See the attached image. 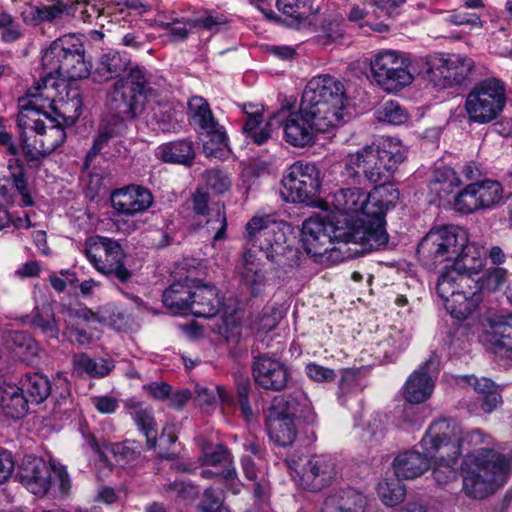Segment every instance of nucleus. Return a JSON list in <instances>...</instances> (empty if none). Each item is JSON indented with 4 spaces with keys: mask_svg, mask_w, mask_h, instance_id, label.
<instances>
[{
    "mask_svg": "<svg viewBox=\"0 0 512 512\" xmlns=\"http://www.w3.org/2000/svg\"><path fill=\"white\" fill-rule=\"evenodd\" d=\"M42 67L44 75L37 82L36 86L30 87L25 96L19 98L20 113L17 118L18 126L21 130L30 129L36 132L40 137L36 140L43 152L51 154L66 139L64 127L59 123H54L55 119H50L52 124L46 126L40 118H34L35 115L47 113L43 111L44 101L50 98L48 93H44L49 88H57V78L63 80L85 79L91 73V65L85 60L84 45L75 34H66L54 40L42 55Z\"/></svg>",
    "mask_w": 512,
    "mask_h": 512,
    "instance_id": "1",
    "label": "nucleus"
},
{
    "mask_svg": "<svg viewBox=\"0 0 512 512\" xmlns=\"http://www.w3.org/2000/svg\"><path fill=\"white\" fill-rule=\"evenodd\" d=\"M487 438L479 429L464 433L456 419L440 418L429 426L421 445H430L431 452L442 449V455L450 460L467 451L461 464L463 491L469 498L483 499L503 485L510 470V462L503 454L490 448L476 449Z\"/></svg>",
    "mask_w": 512,
    "mask_h": 512,
    "instance_id": "2",
    "label": "nucleus"
},
{
    "mask_svg": "<svg viewBox=\"0 0 512 512\" xmlns=\"http://www.w3.org/2000/svg\"><path fill=\"white\" fill-rule=\"evenodd\" d=\"M406 159L405 151L392 142L382 145H365L355 153H350L343 161L340 172L342 182L347 185L371 186L379 182L372 190V199L381 201L388 211L399 200V190L386 181Z\"/></svg>",
    "mask_w": 512,
    "mask_h": 512,
    "instance_id": "3",
    "label": "nucleus"
},
{
    "mask_svg": "<svg viewBox=\"0 0 512 512\" xmlns=\"http://www.w3.org/2000/svg\"><path fill=\"white\" fill-rule=\"evenodd\" d=\"M296 420L303 424L305 444L315 442L318 417L306 393L297 390L275 396L265 415L269 439L281 447L291 446L298 435Z\"/></svg>",
    "mask_w": 512,
    "mask_h": 512,
    "instance_id": "4",
    "label": "nucleus"
},
{
    "mask_svg": "<svg viewBox=\"0 0 512 512\" xmlns=\"http://www.w3.org/2000/svg\"><path fill=\"white\" fill-rule=\"evenodd\" d=\"M372 199V191L365 193L362 208L356 218L343 217L346 228L336 229L338 237L352 236L355 249H338L343 257H358L374 250L386 248L389 235L386 231V210L381 201Z\"/></svg>",
    "mask_w": 512,
    "mask_h": 512,
    "instance_id": "5",
    "label": "nucleus"
},
{
    "mask_svg": "<svg viewBox=\"0 0 512 512\" xmlns=\"http://www.w3.org/2000/svg\"><path fill=\"white\" fill-rule=\"evenodd\" d=\"M152 92L148 70L134 65L113 83L107 95L106 108L110 117L120 122V126H126V121H132L142 114Z\"/></svg>",
    "mask_w": 512,
    "mask_h": 512,
    "instance_id": "6",
    "label": "nucleus"
},
{
    "mask_svg": "<svg viewBox=\"0 0 512 512\" xmlns=\"http://www.w3.org/2000/svg\"><path fill=\"white\" fill-rule=\"evenodd\" d=\"M347 102L344 84L330 75L313 77L305 86L300 104L306 115L318 118V125L334 128L343 120Z\"/></svg>",
    "mask_w": 512,
    "mask_h": 512,
    "instance_id": "7",
    "label": "nucleus"
},
{
    "mask_svg": "<svg viewBox=\"0 0 512 512\" xmlns=\"http://www.w3.org/2000/svg\"><path fill=\"white\" fill-rule=\"evenodd\" d=\"M346 221L333 220L324 221L319 217H310L302 224L301 243L305 252L315 258V260L323 262L331 260L333 263L343 262L354 257H343L338 249H355L352 246V236L338 237L336 229L346 228Z\"/></svg>",
    "mask_w": 512,
    "mask_h": 512,
    "instance_id": "8",
    "label": "nucleus"
},
{
    "mask_svg": "<svg viewBox=\"0 0 512 512\" xmlns=\"http://www.w3.org/2000/svg\"><path fill=\"white\" fill-rule=\"evenodd\" d=\"M245 229L247 241L264 252L266 258L278 266L286 264L283 259L287 253H297L287 244V231L290 225L278 220L275 215L254 216L247 222Z\"/></svg>",
    "mask_w": 512,
    "mask_h": 512,
    "instance_id": "9",
    "label": "nucleus"
},
{
    "mask_svg": "<svg viewBox=\"0 0 512 512\" xmlns=\"http://www.w3.org/2000/svg\"><path fill=\"white\" fill-rule=\"evenodd\" d=\"M16 477L28 491L37 496H44L56 487L61 494L66 495L71 488L65 466L31 455L22 459Z\"/></svg>",
    "mask_w": 512,
    "mask_h": 512,
    "instance_id": "10",
    "label": "nucleus"
},
{
    "mask_svg": "<svg viewBox=\"0 0 512 512\" xmlns=\"http://www.w3.org/2000/svg\"><path fill=\"white\" fill-rule=\"evenodd\" d=\"M84 253L92 266L111 280L127 283L132 272L126 267V254L115 239L94 235L85 240Z\"/></svg>",
    "mask_w": 512,
    "mask_h": 512,
    "instance_id": "11",
    "label": "nucleus"
},
{
    "mask_svg": "<svg viewBox=\"0 0 512 512\" xmlns=\"http://www.w3.org/2000/svg\"><path fill=\"white\" fill-rule=\"evenodd\" d=\"M506 106L504 82L488 78L477 83L465 101V110L470 122L487 124L496 120Z\"/></svg>",
    "mask_w": 512,
    "mask_h": 512,
    "instance_id": "12",
    "label": "nucleus"
},
{
    "mask_svg": "<svg viewBox=\"0 0 512 512\" xmlns=\"http://www.w3.org/2000/svg\"><path fill=\"white\" fill-rule=\"evenodd\" d=\"M467 244L466 232L458 226L447 225L431 229L417 246V255L426 265L453 261Z\"/></svg>",
    "mask_w": 512,
    "mask_h": 512,
    "instance_id": "13",
    "label": "nucleus"
},
{
    "mask_svg": "<svg viewBox=\"0 0 512 512\" xmlns=\"http://www.w3.org/2000/svg\"><path fill=\"white\" fill-rule=\"evenodd\" d=\"M410 64L404 53L395 50L380 51L370 61L375 82L387 92H398L413 82Z\"/></svg>",
    "mask_w": 512,
    "mask_h": 512,
    "instance_id": "14",
    "label": "nucleus"
},
{
    "mask_svg": "<svg viewBox=\"0 0 512 512\" xmlns=\"http://www.w3.org/2000/svg\"><path fill=\"white\" fill-rule=\"evenodd\" d=\"M426 73L439 88L462 85L475 68L474 61L459 54L435 53L426 57Z\"/></svg>",
    "mask_w": 512,
    "mask_h": 512,
    "instance_id": "15",
    "label": "nucleus"
},
{
    "mask_svg": "<svg viewBox=\"0 0 512 512\" xmlns=\"http://www.w3.org/2000/svg\"><path fill=\"white\" fill-rule=\"evenodd\" d=\"M281 183L286 202L309 204L321 187L320 171L314 164L298 161L287 169Z\"/></svg>",
    "mask_w": 512,
    "mask_h": 512,
    "instance_id": "16",
    "label": "nucleus"
},
{
    "mask_svg": "<svg viewBox=\"0 0 512 512\" xmlns=\"http://www.w3.org/2000/svg\"><path fill=\"white\" fill-rule=\"evenodd\" d=\"M504 200V189L497 180H477L466 185L454 198V210L461 214H472L499 207Z\"/></svg>",
    "mask_w": 512,
    "mask_h": 512,
    "instance_id": "17",
    "label": "nucleus"
},
{
    "mask_svg": "<svg viewBox=\"0 0 512 512\" xmlns=\"http://www.w3.org/2000/svg\"><path fill=\"white\" fill-rule=\"evenodd\" d=\"M188 117L191 124L198 126L209 138L203 145L205 153L218 157L228 146V136L214 117L208 101L202 96H192L188 101Z\"/></svg>",
    "mask_w": 512,
    "mask_h": 512,
    "instance_id": "18",
    "label": "nucleus"
},
{
    "mask_svg": "<svg viewBox=\"0 0 512 512\" xmlns=\"http://www.w3.org/2000/svg\"><path fill=\"white\" fill-rule=\"evenodd\" d=\"M279 112H283L278 119V124L283 125L284 138L287 143L294 147H305L315 141L317 133L328 132L331 128H321L318 125V118L306 115L304 106L299 105L298 111H289L283 107Z\"/></svg>",
    "mask_w": 512,
    "mask_h": 512,
    "instance_id": "19",
    "label": "nucleus"
},
{
    "mask_svg": "<svg viewBox=\"0 0 512 512\" xmlns=\"http://www.w3.org/2000/svg\"><path fill=\"white\" fill-rule=\"evenodd\" d=\"M252 376L256 385L265 391L281 392L288 387L291 371L288 366L268 353L252 351Z\"/></svg>",
    "mask_w": 512,
    "mask_h": 512,
    "instance_id": "20",
    "label": "nucleus"
},
{
    "mask_svg": "<svg viewBox=\"0 0 512 512\" xmlns=\"http://www.w3.org/2000/svg\"><path fill=\"white\" fill-rule=\"evenodd\" d=\"M480 342L485 348L512 365V315L490 319L480 335Z\"/></svg>",
    "mask_w": 512,
    "mask_h": 512,
    "instance_id": "21",
    "label": "nucleus"
},
{
    "mask_svg": "<svg viewBox=\"0 0 512 512\" xmlns=\"http://www.w3.org/2000/svg\"><path fill=\"white\" fill-rule=\"evenodd\" d=\"M153 195L147 188L129 185L111 194V205L121 215L134 216L150 208Z\"/></svg>",
    "mask_w": 512,
    "mask_h": 512,
    "instance_id": "22",
    "label": "nucleus"
},
{
    "mask_svg": "<svg viewBox=\"0 0 512 512\" xmlns=\"http://www.w3.org/2000/svg\"><path fill=\"white\" fill-rule=\"evenodd\" d=\"M336 464L328 455L311 456L302 469L301 481L312 491L321 490L335 480Z\"/></svg>",
    "mask_w": 512,
    "mask_h": 512,
    "instance_id": "23",
    "label": "nucleus"
},
{
    "mask_svg": "<svg viewBox=\"0 0 512 512\" xmlns=\"http://www.w3.org/2000/svg\"><path fill=\"white\" fill-rule=\"evenodd\" d=\"M434 364L433 360L426 361L419 369L415 370L407 379L403 387V396L409 403L404 408V414L408 415L414 410L413 404L425 402L430 398L434 383L429 374V368Z\"/></svg>",
    "mask_w": 512,
    "mask_h": 512,
    "instance_id": "24",
    "label": "nucleus"
},
{
    "mask_svg": "<svg viewBox=\"0 0 512 512\" xmlns=\"http://www.w3.org/2000/svg\"><path fill=\"white\" fill-rule=\"evenodd\" d=\"M468 296H481L478 277L461 272L457 268H445L440 274L436 284L438 296H447V293H461Z\"/></svg>",
    "mask_w": 512,
    "mask_h": 512,
    "instance_id": "25",
    "label": "nucleus"
},
{
    "mask_svg": "<svg viewBox=\"0 0 512 512\" xmlns=\"http://www.w3.org/2000/svg\"><path fill=\"white\" fill-rule=\"evenodd\" d=\"M235 395L230 393L225 387L217 386L216 392L222 405L227 407L239 406L243 418L250 421L254 412L250 404V395L253 391L252 383L247 376L236 375L234 379Z\"/></svg>",
    "mask_w": 512,
    "mask_h": 512,
    "instance_id": "26",
    "label": "nucleus"
},
{
    "mask_svg": "<svg viewBox=\"0 0 512 512\" xmlns=\"http://www.w3.org/2000/svg\"><path fill=\"white\" fill-rule=\"evenodd\" d=\"M424 453L409 450L400 453L393 461V467L397 478L414 479L428 470L433 456H428L426 447H422Z\"/></svg>",
    "mask_w": 512,
    "mask_h": 512,
    "instance_id": "27",
    "label": "nucleus"
},
{
    "mask_svg": "<svg viewBox=\"0 0 512 512\" xmlns=\"http://www.w3.org/2000/svg\"><path fill=\"white\" fill-rule=\"evenodd\" d=\"M133 66L130 56L126 52L111 50L99 57L93 73L94 78L99 81L118 79Z\"/></svg>",
    "mask_w": 512,
    "mask_h": 512,
    "instance_id": "28",
    "label": "nucleus"
},
{
    "mask_svg": "<svg viewBox=\"0 0 512 512\" xmlns=\"http://www.w3.org/2000/svg\"><path fill=\"white\" fill-rule=\"evenodd\" d=\"M156 156L164 163L191 167L196 157V146L189 138L177 139L161 144Z\"/></svg>",
    "mask_w": 512,
    "mask_h": 512,
    "instance_id": "29",
    "label": "nucleus"
},
{
    "mask_svg": "<svg viewBox=\"0 0 512 512\" xmlns=\"http://www.w3.org/2000/svg\"><path fill=\"white\" fill-rule=\"evenodd\" d=\"M194 281L186 277L184 280L173 282L166 288L162 295L164 306L175 314L190 313V306L193 298Z\"/></svg>",
    "mask_w": 512,
    "mask_h": 512,
    "instance_id": "30",
    "label": "nucleus"
},
{
    "mask_svg": "<svg viewBox=\"0 0 512 512\" xmlns=\"http://www.w3.org/2000/svg\"><path fill=\"white\" fill-rule=\"evenodd\" d=\"M222 306L215 286L209 284L194 287L190 313L196 317L211 318L218 314Z\"/></svg>",
    "mask_w": 512,
    "mask_h": 512,
    "instance_id": "31",
    "label": "nucleus"
},
{
    "mask_svg": "<svg viewBox=\"0 0 512 512\" xmlns=\"http://www.w3.org/2000/svg\"><path fill=\"white\" fill-rule=\"evenodd\" d=\"M352 188H342L334 193L332 204L339 212V216L335 220L342 219L343 217L356 218L362 208L363 198L365 196L364 189L366 187L353 185Z\"/></svg>",
    "mask_w": 512,
    "mask_h": 512,
    "instance_id": "32",
    "label": "nucleus"
},
{
    "mask_svg": "<svg viewBox=\"0 0 512 512\" xmlns=\"http://www.w3.org/2000/svg\"><path fill=\"white\" fill-rule=\"evenodd\" d=\"M129 407L135 425L146 438L147 448L149 450L155 449L158 441V426L153 409L144 406L141 402H134Z\"/></svg>",
    "mask_w": 512,
    "mask_h": 512,
    "instance_id": "33",
    "label": "nucleus"
},
{
    "mask_svg": "<svg viewBox=\"0 0 512 512\" xmlns=\"http://www.w3.org/2000/svg\"><path fill=\"white\" fill-rule=\"evenodd\" d=\"M115 368L112 359L96 361L86 353L74 355L72 359V372L77 377L104 378Z\"/></svg>",
    "mask_w": 512,
    "mask_h": 512,
    "instance_id": "34",
    "label": "nucleus"
},
{
    "mask_svg": "<svg viewBox=\"0 0 512 512\" xmlns=\"http://www.w3.org/2000/svg\"><path fill=\"white\" fill-rule=\"evenodd\" d=\"M365 505L366 499L361 493L348 489L328 496L322 512H364Z\"/></svg>",
    "mask_w": 512,
    "mask_h": 512,
    "instance_id": "35",
    "label": "nucleus"
},
{
    "mask_svg": "<svg viewBox=\"0 0 512 512\" xmlns=\"http://www.w3.org/2000/svg\"><path fill=\"white\" fill-rule=\"evenodd\" d=\"M461 254L453 259L454 264L450 268L460 269L461 272L479 276L485 266L487 252L484 247L475 243H469L461 247Z\"/></svg>",
    "mask_w": 512,
    "mask_h": 512,
    "instance_id": "36",
    "label": "nucleus"
},
{
    "mask_svg": "<svg viewBox=\"0 0 512 512\" xmlns=\"http://www.w3.org/2000/svg\"><path fill=\"white\" fill-rule=\"evenodd\" d=\"M29 400L20 386L8 385L0 391V406L5 416L23 418L29 409Z\"/></svg>",
    "mask_w": 512,
    "mask_h": 512,
    "instance_id": "37",
    "label": "nucleus"
},
{
    "mask_svg": "<svg viewBox=\"0 0 512 512\" xmlns=\"http://www.w3.org/2000/svg\"><path fill=\"white\" fill-rule=\"evenodd\" d=\"M19 384L32 404H40L52 394V384L42 373H26L21 377Z\"/></svg>",
    "mask_w": 512,
    "mask_h": 512,
    "instance_id": "38",
    "label": "nucleus"
},
{
    "mask_svg": "<svg viewBox=\"0 0 512 512\" xmlns=\"http://www.w3.org/2000/svg\"><path fill=\"white\" fill-rule=\"evenodd\" d=\"M21 319L24 324L40 329L46 337L58 338L59 325L50 305H44L41 308L37 306L31 314L25 315Z\"/></svg>",
    "mask_w": 512,
    "mask_h": 512,
    "instance_id": "39",
    "label": "nucleus"
},
{
    "mask_svg": "<svg viewBox=\"0 0 512 512\" xmlns=\"http://www.w3.org/2000/svg\"><path fill=\"white\" fill-rule=\"evenodd\" d=\"M461 293H447V296H439L443 301L447 312L457 320L467 319L481 301V296H468Z\"/></svg>",
    "mask_w": 512,
    "mask_h": 512,
    "instance_id": "40",
    "label": "nucleus"
},
{
    "mask_svg": "<svg viewBox=\"0 0 512 512\" xmlns=\"http://www.w3.org/2000/svg\"><path fill=\"white\" fill-rule=\"evenodd\" d=\"M469 384L479 395L480 407L485 413H491L502 402V397L497 385L489 378H477L471 376Z\"/></svg>",
    "mask_w": 512,
    "mask_h": 512,
    "instance_id": "41",
    "label": "nucleus"
},
{
    "mask_svg": "<svg viewBox=\"0 0 512 512\" xmlns=\"http://www.w3.org/2000/svg\"><path fill=\"white\" fill-rule=\"evenodd\" d=\"M70 4L55 0L51 5L31 6L29 16H24L25 23L37 25L43 22H54L63 15L71 16Z\"/></svg>",
    "mask_w": 512,
    "mask_h": 512,
    "instance_id": "42",
    "label": "nucleus"
},
{
    "mask_svg": "<svg viewBox=\"0 0 512 512\" xmlns=\"http://www.w3.org/2000/svg\"><path fill=\"white\" fill-rule=\"evenodd\" d=\"M460 184L461 180L454 169L447 166L436 167L429 180L430 190L440 198L450 194Z\"/></svg>",
    "mask_w": 512,
    "mask_h": 512,
    "instance_id": "43",
    "label": "nucleus"
},
{
    "mask_svg": "<svg viewBox=\"0 0 512 512\" xmlns=\"http://www.w3.org/2000/svg\"><path fill=\"white\" fill-rule=\"evenodd\" d=\"M422 447H426L428 450V456H433V460L435 462L436 467L433 469L432 475L434 480L442 485L448 482L454 481L457 478V471L454 468L458 459H451L449 456H443L441 451L442 449H438L439 451L431 452L430 445H421Z\"/></svg>",
    "mask_w": 512,
    "mask_h": 512,
    "instance_id": "44",
    "label": "nucleus"
},
{
    "mask_svg": "<svg viewBox=\"0 0 512 512\" xmlns=\"http://www.w3.org/2000/svg\"><path fill=\"white\" fill-rule=\"evenodd\" d=\"M125 128L126 126H120V122L112 120L110 117L106 123L100 127L99 133L86 155L85 165L88 166V163L108 145L109 141L117 137Z\"/></svg>",
    "mask_w": 512,
    "mask_h": 512,
    "instance_id": "45",
    "label": "nucleus"
},
{
    "mask_svg": "<svg viewBox=\"0 0 512 512\" xmlns=\"http://www.w3.org/2000/svg\"><path fill=\"white\" fill-rule=\"evenodd\" d=\"M9 339L12 349L22 360L29 361L38 356L39 344L37 341L24 331H12L9 333Z\"/></svg>",
    "mask_w": 512,
    "mask_h": 512,
    "instance_id": "46",
    "label": "nucleus"
},
{
    "mask_svg": "<svg viewBox=\"0 0 512 512\" xmlns=\"http://www.w3.org/2000/svg\"><path fill=\"white\" fill-rule=\"evenodd\" d=\"M201 476L206 479H217L235 495L241 492L242 483L233 465H227L221 471L203 469L201 470Z\"/></svg>",
    "mask_w": 512,
    "mask_h": 512,
    "instance_id": "47",
    "label": "nucleus"
},
{
    "mask_svg": "<svg viewBox=\"0 0 512 512\" xmlns=\"http://www.w3.org/2000/svg\"><path fill=\"white\" fill-rule=\"evenodd\" d=\"M400 479L385 480L378 484V496L385 505L395 506L404 500L406 490Z\"/></svg>",
    "mask_w": 512,
    "mask_h": 512,
    "instance_id": "48",
    "label": "nucleus"
},
{
    "mask_svg": "<svg viewBox=\"0 0 512 512\" xmlns=\"http://www.w3.org/2000/svg\"><path fill=\"white\" fill-rule=\"evenodd\" d=\"M376 119L392 125H401L408 120V112L398 101H387L375 111Z\"/></svg>",
    "mask_w": 512,
    "mask_h": 512,
    "instance_id": "49",
    "label": "nucleus"
},
{
    "mask_svg": "<svg viewBox=\"0 0 512 512\" xmlns=\"http://www.w3.org/2000/svg\"><path fill=\"white\" fill-rule=\"evenodd\" d=\"M407 346L408 342L405 337L401 333L397 332L389 335L383 341L379 342L376 353L379 357L382 355L385 361L392 362L397 358L400 352L407 348Z\"/></svg>",
    "mask_w": 512,
    "mask_h": 512,
    "instance_id": "50",
    "label": "nucleus"
},
{
    "mask_svg": "<svg viewBox=\"0 0 512 512\" xmlns=\"http://www.w3.org/2000/svg\"><path fill=\"white\" fill-rule=\"evenodd\" d=\"M71 16L79 18L85 23H92L101 17L102 3L98 0H74L70 4Z\"/></svg>",
    "mask_w": 512,
    "mask_h": 512,
    "instance_id": "51",
    "label": "nucleus"
},
{
    "mask_svg": "<svg viewBox=\"0 0 512 512\" xmlns=\"http://www.w3.org/2000/svg\"><path fill=\"white\" fill-rule=\"evenodd\" d=\"M141 444L135 440H125L120 443H115L112 446V453L118 462L125 464L135 461L140 455Z\"/></svg>",
    "mask_w": 512,
    "mask_h": 512,
    "instance_id": "52",
    "label": "nucleus"
},
{
    "mask_svg": "<svg viewBox=\"0 0 512 512\" xmlns=\"http://www.w3.org/2000/svg\"><path fill=\"white\" fill-rule=\"evenodd\" d=\"M164 491L169 497L187 501L193 500L199 495V487L183 481H174L164 486Z\"/></svg>",
    "mask_w": 512,
    "mask_h": 512,
    "instance_id": "53",
    "label": "nucleus"
},
{
    "mask_svg": "<svg viewBox=\"0 0 512 512\" xmlns=\"http://www.w3.org/2000/svg\"><path fill=\"white\" fill-rule=\"evenodd\" d=\"M506 278L507 270L501 267L492 268L485 273L481 272L478 276L480 291H496L505 283Z\"/></svg>",
    "mask_w": 512,
    "mask_h": 512,
    "instance_id": "54",
    "label": "nucleus"
},
{
    "mask_svg": "<svg viewBox=\"0 0 512 512\" xmlns=\"http://www.w3.org/2000/svg\"><path fill=\"white\" fill-rule=\"evenodd\" d=\"M225 500V493L222 489L208 487L204 490L199 508L201 512H213L222 509H227L223 503Z\"/></svg>",
    "mask_w": 512,
    "mask_h": 512,
    "instance_id": "55",
    "label": "nucleus"
},
{
    "mask_svg": "<svg viewBox=\"0 0 512 512\" xmlns=\"http://www.w3.org/2000/svg\"><path fill=\"white\" fill-rule=\"evenodd\" d=\"M360 380L359 371L344 369L338 382V397L341 399L346 395L362 390Z\"/></svg>",
    "mask_w": 512,
    "mask_h": 512,
    "instance_id": "56",
    "label": "nucleus"
},
{
    "mask_svg": "<svg viewBox=\"0 0 512 512\" xmlns=\"http://www.w3.org/2000/svg\"><path fill=\"white\" fill-rule=\"evenodd\" d=\"M204 180L208 188L216 194H223L230 186L231 181L227 173L220 169H210L204 172Z\"/></svg>",
    "mask_w": 512,
    "mask_h": 512,
    "instance_id": "57",
    "label": "nucleus"
},
{
    "mask_svg": "<svg viewBox=\"0 0 512 512\" xmlns=\"http://www.w3.org/2000/svg\"><path fill=\"white\" fill-rule=\"evenodd\" d=\"M203 462L214 467L220 464L232 465V455L225 445L217 444L204 450Z\"/></svg>",
    "mask_w": 512,
    "mask_h": 512,
    "instance_id": "58",
    "label": "nucleus"
},
{
    "mask_svg": "<svg viewBox=\"0 0 512 512\" xmlns=\"http://www.w3.org/2000/svg\"><path fill=\"white\" fill-rule=\"evenodd\" d=\"M308 1L309 0H276V7L284 15L300 21L306 17Z\"/></svg>",
    "mask_w": 512,
    "mask_h": 512,
    "instance_id": "59",
    "label": "nucleus"
},
{
    "mask_svg": "<svg viewBox=\"0 0 512 512\" xmlns=\"http://www.w3.org/2000/svg\"><path fill=\"white\" fill-rule=\"evenodd\" d=\"M21 150L25 160L31 168H39L42 165L43 160L48 156V154L43 152V148L40 147L37 149L35 146L27 143V138L24 132L21 133Z\"/></svg>",
    "mask_w": 512,
    "mask_h": 512,
    "instance_id": "60",
    "label": "nucleus"
},
{
    "mask_svg": "<svg viewBox=\"0 0 512 512\" xmlns=\"http://www.w3.org/2000/svg\"><path fill=\"white\" fill-rule=\"evenodd\" d=\"M282 318L278 308L273 306H265L259 318V330L269 332L273 330Z\"/></svg>",
    "mask_w": 512,
    "mask_h": 512,
    "instance_id": "61",
    "label": "nucleus"
},
{
    "mask_svg": "<svg viewBox=\"0 0 512 512\" xmlns=\"http://www.w3.org/2000/svg\"><path fill=\"white\" fill-rule=\"evenodd\" d=\"M193 26V21L188 20L187 22H182L178 18L171 16L169 21L162 22V25L170 28V37L174 42H179L187 38L189 34V30L187 29V25Z\"/></svg>",
    "mask_w": 512,
    "mask_h": 512,
    "instance_id": "62",
    "label": "nucleus"
},
{
    "mask_svg": "<svg viewBox=\"0 0 512 512\" xmlns=\"http://www.w3.org/2000/svg\"><path fill=\"white\" fill-rule=\"evenodd\" d=\"M281 114L283 112L274 114L262 128L257 129L246 137L258 146L265 144L272 137V126L278 123Z\"/></svg>",
    "mask_w": 512,
    "mask_h": 512,
    "instance_id": "63",
    "label": "nucleus"
},
{
    "mask_svg": "<svg viewBox=\"0 0 512 512\" xmlns=\"http://www.w3.org/2000/svg\"><path fill=\"white\" fill-rule=\"evenodd\" d=\"M307 376L315 382H332L335 377L333 369L318 365L316 363H309L305 367Z\"/></svg>",
    "mask_w": 512,
    "mask_h": 512,
    "instance_id": "64",
    "label": "nucleus"
}]
</instances>
